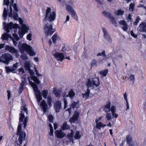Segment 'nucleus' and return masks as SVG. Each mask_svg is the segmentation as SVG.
Masks as SVG:
<instances>
[{"label": "nucleus", "mask_w": 146, "mask_h": 146, "mask_svg": "<svg viewBox=\"0 0 146 146\" xmlns=\"http://www.w3.org/2000/svg\"><path fill=\"white\" fill-rule=\"evenodd\" d=\"M66 8L69 13L71 15L72 17L76 20H77L78 18L76 14L72 7L67 3L66 4Z\"/></svg>", "instance_id": "9"}, {"label": "nucleus", "mask_w": 146, "mask_h": 146, "mask_svg": "<svg viewBox=\"0 0 146 146\" xmlns=\"http://www.w3.org/2000/svg\"><path fill=\"white\" fill-rule=\"evenodd\" d=\"M137 30L140 32L146 33V22H142L138 27Z\"/></svg>", "instance_id": "12"}, {"label": "nucleus", "mask_w": 146, "mask_h": 146, "mask_svg": "<svg viewBox=\"0 0 146 146\" xmlns=\"http://www.w3.org/2000/svg\"><path fill=\"white\" fill-rule=\"evenodd\" d=\"M54 108L56 112H59L61 108V102L58 101L55 103L54 105Z\"/></svg>", "instance_id": "16"}, {"label": "nucleus", "mask_w": 146, "mask_h": 146, "mask_svg": "<svg viewBox=\"0 0 146 146\" xmlns=\"http://www.w3.org/2000/svg\"><path fill=\"white\" fill-rule=\"evenodd\" d=\"M14 2V0H11L10 4L9 6L10 12L8 13V15L9 17L12 16V7L13 6V4Z\"/></svg>", "instance_id": "25"}, {"label": "nucleus", "mask_w": 146, "mask_h": 146, "mask_svg": "<svg viewBox=\"0 0 146 146\" xmlns=\"http://www.w3.org/2000/svg\"><path fill=\"white\" fill-rule=\"evenodd\" d=\"M122 29L124 31H127L128 29L127 25H126L124 26H123L122 27Z\"/></svg>", "instance_id": "55"}, {"label": "nucleus", "mask_w": 146, "mask_h": 146, "mask_svg": "<svg viewBox=\"0 0 146 146\" xmlns=\"http://www.w3.org/2000/svg\"><path fill=\"white\" fill-rule=\"evenodd\" d=\"M28 79L29 82L30 83L31 86L33 87L35 92V94L36 96L38 103V104H39L40 101L42 99V97L40 96V91L38 90L37 85L32 81H30L29 78H28Z\"/></svg>", "instance_id": "5"}, {"label": "nucleus", "mask_w": 146, "mask_h": 146, "mask_svg": "<svg viewBox=\"0 0 146 146\" xmlns=\"http://www.w3.org/2000/svg\"><path fill=\"white\" fill-rule=\"evenodd\" d=\"M29 71V72L30 74L31 77H32V76H33L34 74H35L33 70L31 69L28 70Z\"/></svg>", "instance_id": "53"}, {"label": "nucleus", "mask_w": 146, "mask_h": 146, "mask_svg": "<svg viewBox=\"0 0 146 146\" xmlns=\"http://www.w3.org/2000/svg\"><path fill=\"white\" fill-rule=\"evenodd\" d=\"M111 106L110 102H108L106 105L103 108L104 111L106 113H107L110 111V107Z\"/></svg>", "instance_id": "18"}, {"label": "nucleus", "mask_w": 146, "mask_h": 146, "mask_svg": "<svg viewBox=\"0 0 146 146\" xmlns=\"http://www.w3.org/2000/svg\"><path fill=\"white\" fill-rule=\"evenodd\" d=\"M81 137V135H80L79 131H77L76 132L74 136V138L77 139H80Z\"/></svg>", "instance_id": "30"}, {"label": "nucleus", "mask_w": 146, "mask_h": 146, "mask_svg": "<svg viewBox=\"0 0 146 146\" xmlns=\"http://www.w3.org/2000/svg\"><path fill=\"white\" fill-rule=\"evenodd\" d=\"M4 27L6 33H5L3 34L1 38L3 40H7L9 38L11 37V35L8 33L10 32V30H11L12 29L14 28V31L15 32L17 31V28L19 27V25L17 24H13L12 22H10L9 24L7 25H5L4 24Z\"/></svg>", "instance_id": "2"}, {"label": "nucleus", "mask_w": 146, "mask_h": 146, "mask_svg": "<svg viewBox=\"0 0 146 146\" xmlns=\"http://www.w3.org/2000/svg\"><path fill=\"white\" fill-rule=\"evenodd\" d=\"M24 86L25 85H22L20 84V86L19 87V92L20 93H21L23 91Z\"/></svg>", "instance_id": "62"}, {"label": "nucleus", "mask_w": 146, "mask_h": 146, "mask_svg": "<svg viewBox=\"0 0 146 146\" xmlns=\"http://www.w3.org/2000/svg\"><path fill=\"white\" fill-rule=\"evenodd\" d=\"M5 68L6 72L7 73L14 71V70L13 69L12 67L10 68L9 67H5Z\"/></svg>", "instance_id": "32"}, {"label": "nucleus", "mask_w": 146, "mask_h": 146, "mask_svg": "<svg viewBox=\"0 0 146 146\" xmlns=\"http://www.w3.org/2000/svg\"><path fill=\"white\" fill-rule=\"evenodd\" d=\"M104 37L109 42H112V39L108 34L106 35H104Z\"/></svg>", "instance_id": "35"}, {"label": "nucleus", "mask_w": 146, "mask_h": 146, "mask_svg": "<svg viewBox=\"0 0 146 146\" xmlns=\"http://www.w3.org/2000/svg\"><path fill=\"white\" fill-rule=\"evenodd\" d=\"M48 119L49 122L50 123L53 122V117L52 115H49L48 117Z\"/></svg>", "instance_id": "50"}, {"label": "nucleus", "mask_w": 146, "mask_h": 146, "mask_svg": "<svg viewBox=\"0 0 146 146\" xmlns=\"http://www.w3.org/2000/svg\"><path fill=\"white\" fill-rule=\"evenodd\" d=\"M108 70L106 69L105 70L102 71L100 72V74L103 76H105L108 73Z\"/></svg>", "instance_id": "37"}, {"label": "nucleus", "mask_w": 146, "mask_h": 146, "mask_svg": "<svg viewBox=\"0 0 146 146\" xmlns=\"http://www.w3.org/2000/svg\"><path fill=\"white\" fill-rule=\"evenodd\" d=\"M98 56H102L104 57H106V56L105 55V51H103L101 53H99L97 55Z\"/></svg>", "instance_id": "51"}, {"label": "nucleus", "mask_w": 146, "mask_h": 146, "mask_svg": "<svg viewBox=\"0 0 146 146\" xmlns=\"http://www.w3.org/2000/svg\"><path fill=\"white\" fill-rule=\"evenodd\" d=\"M48 93V91L47 90H43L42 91L41 94L44 99H46L47 98Z\"/></svg>", "instance_id": "28"}, {"label": "nucleus", "mask_w": 146, "mask_h": 146, "mask_svg": "<svg viewBox=\"0 0 146 146\" xmlns=\"http://www.w3.org/2000/svg\"><path fill=\"white\" fill-rule=\"evenodd\" d=\"M19 46L20 52L21 53H23L26 51L27 53L31 56L35 55L33 48L26 43H23L20 46L19 45Z\"/></svg>", "instance_id": "3"}, {"label": "nucleus", "mask_w": 146, "mask_h": 146, "mask_svg": "<svg viewBox=\"0 0 146 146\" xmlns=\"http://www.w3.org/2000/svg\"><path fill=\"white\" fill-rule=\"evenodd\" d=\"M22 106H21V109L22 110L21 113L20 114V117L19 118V124L17 128V131L16 135H19L18 141L20 144H21L22 142L25 140L26 136L25 133L21 131L22 125H24V128H25L27 126V123L28 121V118L27 115L25 116L24 113L28 114V110L25 104L22 102Z\"/></svg>", "instance_id": "1"}, {"label": "nucleus", "mask_w": 146, "mask_h": 146, "mask_svg": "<svg viewBox=\"0 0 146 146\" xmlns=\"http://www.w3.org/2000/svg\"><path fill=\"white\" fill-rule=\"evenodd\" d=\"M96 128L99 130L101 128L104 127L106 126V124L102 123L101 122L96 123Z\"/></svg>", "instance_id": "19"}, {"label": "nucleus", "mask_w": 146, "mask_h": 146, "mask_svg": "<svg viewBox=\"0 0 146 146\" xmlns=\"http://www.w3.org/2000/svg\"><path fill=\"white\" fill-rule=\"evenodd\" d=\"M44 31L45 35L47 36H51L56 31L52 28V25L51 24L47 23L44 27Z\"/></svg>", "instance_id": "7"}, {"label": "nucleus", "mask_w": 146, "mask_h": 146, "mask_svg": "<svg viewBox=\"0 0 146 146\" xmlns=\"http://www.w3.org/2000/svg\"><path fill=\"white\" fill-rule=\"evenodd\" d=\"M90 93V90L88 88L86 92L84 94H83L84 97H85L86 98H87L89 96V94Z\"/></svg>", "instance_id": "38"}, {"label": "nucleus", "mask_w": 146, "mask_h": 146, "mask_svg": "<svg viewBox=\"0 0 146 146\" xmlns=\"http://www.w3.org/2000/svg\"><path fill=\"white\" fill-rule=\"evenodd\" d=\"M109 19L110 21V22L111 23L113 24L114 25H115H115L117 24V22L115 21L114 17L112 15Z\"/></svg>", "instance_id": "31"}, {"label": "nucleus", "mask_w": 146, "mask_h": 146, "mask_svg": "<svg viewBox=\"0 0 146 146\" xmlns=\"http://www.w3.org/2000/svg\"><path fill=\"white\" fill-rule=\"evenodd\" d=\"M13 36L15 39L16 40L18 41L19 39V38L18 36V35L16 34H13Z\"/></svg>", "instance_id": "56"}, {"label": "nucleus", "mask_w": 146, "mask_h": 146, "mask_svg": "<svg viewBox=\"0 0 146 146\" xmlns=\"http://www.w3.org/2000/svg\"><path fill=\"white\" fill-rule=\"evenodd\" d=\"M51 9L49 7L47 8L46 11V15L44 20H48L50 22L54 21L56 17V13L54 12H50Z\"/></svg>", "instance_id": "6"}, {"label": "nucleus", "mask_w": 146, "mask_h": 146, "mask_svg": "<svg viewBox=\"0 0 146 146\" xmlns=\"http://www.w3.org/2000/svg\"><path fill=\"white\" fill-rule=\"evenodd\" d=\"M24 67L25 69L27 70H29L30 68V64L28 62H26L24 64Z\"/></svg>", "instance_id": "29"}, {"label": "nucleus", "mask_w": 146, "mask_h": 146, "mask_svg": "<svg viewBox=\"0 0 146 146\" xmlns=\"http://www.w3.org/2000/svg\"><path fill=\"white\" fill-rule=\"evenodd\" d=\"M75 95L74 92L73 91V90L71 89L69 91L68 95H67L66 96L67 97L69 96L70 98H72Z\"/></svg>", "instance_id": "26"}, {"label": "nucleus", "mask_w": 146, "mask_h": 146, "mask_svg": "<svg viewBox=\"0 0 146 146\" xmlns=\"http://www.w3.org/2000/svg\"><path fill=\"white\" fill-rule=\"evenodd\" d=\"M124 13V11L121 9H118L115 12V14L117 16H121L123 15Z\"/></svg>", "instance_id": "21"}, {"label": "nucleus", "mask_w": 146, "mask_h": 146, "mask_svg": "<svg viewBox=\"0 0 146 146\" xmlns=\"http://www.w3.org/2000/svg\"><path fill=\"white\" fill-rule=\"evenodd\" d=\"M106 117L107 120H110L111 119V113L107 112L106 113Z\"/></svg>", "instance_id": "40"}, {"label": "nucleus", "mask_w": 146, "mask_h": 146, "mask_svg": "<svg viewBox=\"0 0 146 146\" xmlns=\"http://www.w3.org/2000/svg\"><path fill=\"white\" fill-rule=\"evenodd\" d=\"M53 92L56 97H60L61 91L59 90L54 89Z\"/></svg>", "instance_id": "20"}, {"label": "nucleus", "mask_w": 146, "mask_h": 146, "mask_svg": "<svg viewBox=\"0 0 146 146\" xmlns=\"http://www.w3.org/2000/svg\"><path fill=\"white\" fill-rule=\"evenodd\" d=\"M55 133L56 136L57 137L60 138H62L66 135L65 133L64 132H63L62 130L61 129L56 131Z\"/></svg>", "instance_id": "15"}, {"label": "nucleus", "mask_w": 146, "mask_h": 146, "mask_svg": "<svg viewBox=\"0 0 146 146\" xmlns=\"http://www.w3.org/2000/svg\"><path fill=\"white\" fill-rule=\"evenodd\" d=\"M119 23L120 25H121L122 26L127 25L126 22L123 20H120L119 21Z\"/></svg>", "instance_id": "46"}, {"label": "nucleus", "mask_w": 146, "mask_h": 146, "mask_svg": "<svg viewBox=\"0 0 146 146\" xmlns=\"http://www.w3.org/2000/svg\"><path fill=\"white\" fill-rule=\"evenodd\" d=\"M135 5V4L134 3H131L130 4L129 7V9L130 11H131L132 12L133 11Z\"/></svg>", "instance_id": "42"}, {"label": "nucleus", "mask_w": 146, "mask_h": 146, "mask_svg": "<svg viewBox=\"0 0 146 146\" xmlns=\"http://www.w3.org/2000/svg\"><path fill=\"white\" fill-rule=\"evenodd\" d=\"M102 13L104 16L109 18H110L112 16V15L110 13L106 11H103Z\"/></svg>", "instance_id": "24"}, {"label": "nucleus", "mask_w": 146, "mask_h": 146, "mask_svg": "<svg viewBox=\"0 0 146 146\" xmlns=\"http://www.w3.org/2000/svg\"><path fill=\"white\" fill-rule=\"evenodd\" d=\"M21 29L23 31H24L25 33L26 32H28L29 29L25 25H23L22 27V29Z\"/></svg>", "instance_id": "36"}, {"label": "nucleus", "mask_w": 146, "mask_h": 146, "mask_svg": "<svg viewBox=\"0 0 146 146\" xmlns=\"http://www.w3.org/2000/svg\"><path fill=\"white\" fill-rule=\"evenodd\" d=\"M21 58L25 60H28V58L26 54H23L21 56Z\"/></svg>", "instance_id": "47"}, {"label": "nucleus", "mask_w": 146, "mask_h": 146, "mask_svg": "<svg viewBox=\"0 0 146 146\" xmlns=\"http://www.w3.org/2000/svg\"><path fill=\"white\" fill-rule=\"evenodd\" d=\"M130 33L131 35L132 36H133V37L136 38L137 37V35H135L133 33V31H130Z\"/></svg>", "instance_id": "58"}, {"label": "nucleus", "mask_w": 146, "mask_h": 146, "mask_svg": "<svg viewBox=\"0 0 146 146\" xmlns=\"http://www.w3.org/2000/svg\"><path fill=\"white\" fill-rule=\"evenodd\" d=\"M21 82L20 83V84L22 85H25L26 84V79L25 77H22L21 78Z\"/></svg>", "instance_id": "48"}, {"label": "nucleus", "mask_w": 146, "mask_h": 146, "mask_svg": "<svg viewBox=\"0 0 146 146\" xmlns=\"http://www.w3.org/2000/svg\"><path fill=\"white\" fill-rule=\"evenodd\" d=\"M31 37V33H29L27 35V38L29 40H32Z\"/></svg>", "instance_id": "60"}, {"label": "nucleus", "mask_w": 146, "mask_h": 146, "mask_svg": "<svg viewBox=\"0 0 146 146\" xmlns=\"http://www.w3.org/2000/svg\"><path fill=\"white\" fill-rule=\"evenodd\" d=\"M64 103V108L65 109L67 106V101L66 98H64L63 100Z\"/></svg>", "instance_id": "59"}, {"label": "nucleus", "mask_w": 146, "mask_h": 146, "mask_svg": "<svg viewBox=\"0 0 146 146\" xmlns=\"http://www.w3.org/2000/svg\"><path fill=\"white\" fill-rule=\"evenodd\" d=\"M79 104V102L77 101V102H74L71 105V107L73 108H76Z\"/></svg>", "instance_id": "44"}, {"label": "nucleus", "mask_w": 146, "mask_h": 146, "mask_svg": "<svg viewBox=\"0 0 146 146\" xmlns=\"http://www.w3.org/2000/svg\"><path fill=\"white\" fill-rule=\"evenodd\" d=\"M131 15L130 14H129L128 16V17L127 18V20L128 21H130L131 22H132V18L131 17Z\"/></svg>", "instance_id": "61"}, {"label": "nucleus", "mask_w": 146, "mask_h": 146, "mask_svg": "<svg viewBox=\"0 0 146 146\" xmlns=\"http://www.w3.org/2000/svg\"><path fill=\"white\" fill-rule=\"evenodd\" d=\"M31 78L37 84H38L40 83L38 79L36 76H32V77Z\"/></svg>", "instance_id": "33"}, {"label": "nucleus", "mask_w": 146, "mask_h": 146, "mask_svg": "<svg viewBox=\"0 0 146 146\" xmlns=\"http://www.w3.org/2000/svg\"><path fill=\"white\" fill-rule=\"evenodd\" d=\"M5 48L6 50L8 51L9 52L11 53L15 54H17L19 53L13 47L9 45H6Z\"/></svg>", "instance_id": "11"}, {"label": "nucleus", "mask_w": 146, "mask_h": 146, "mask_svg": "<svg viewBox=\"0 0 146 146\" xmlns=\"http://www.w3.org/2000/svg\"><path fill=\"white\" fill-rule=\"evenodd\" d=\"M35 70L36 73V74L38 76L40 77L42 76V75L41 74H40L38 73V71L37 70L36 68L35 67Z\"/></svg>", "instance_id": "54"}, {"label": "nucleus", "mask_w": 146, "mask_h": 146, "mask_svg": "<svg viewBox=\"0 0 146 146\" xmlns=\"http://www.w3.org/2000/svg\"><path fill=\"white\" fill-rule=\"evenodd\" d=\"M79 115L78 112L76 111H75L73 116L70 119L69 121L71 123H74L78 120Z\"/></svg>", "instance_id": "13"}, {"label": "nucleus", "mask_w": 146, "mask_h": 146, "mask_svg": "<svg viewBox=\"0 0 146 146\" xmlns=\"http://www.w3.org/2000/svg\"><path fill=\"white\" fill-rule=\"evenodd\" d=\"M54 55L56 58L59 61L61 60L62 61L64 58L70 60L69 57H66L65 58L64 54L62 53L55 52L54 54Z\"/></svg>", "instance_id": "10"}, {"label": "nucleus", "mask_w": 146, "mask_h": 146, "mask_svg": "<svg viewBox=\"0 0 146 146\" xmlns=\"http://www.w3.org/2000/svg\"><path fill=\"white\" fill-rule=\"evenodd\" d=\"M102 30L104 33V35H106L108 34L107 31L106 29L104 28H102Z\"/></svg>", "instance_id": "64"}, {"label": "nucleus", "mask_w": 146, "mask_h": 146, "mask_svg": "<svg viewBox=\"0 0 146 146\" xmlns=\"http://www.w3.org/2000/svg\"><path fill=\"white\" fill-rule=\"evenodd\" d=\"M52 98L50 96H48L47 98V102L49 106L50 107H51L52 105L51 102L52 101Z\"/></svg>", "instance_id": "27"}, {"label": "nucleus", "mask_w": 146, "mask_h": 146, "mask_svg": "<svg viewBox=\"0 0 146 146\" xmlns=\"http://www.w3.org/2000/svg\"><path fill=\"white\" fill-rule=\"evenodd\" d=\"M9 3V0H4V4L7 6H8Z\"/></svg>", "instance_id": "63"}, {"label": "nucleus", "mask_w": 146, "mask_h": 146, "mask_svg": "<svg viewBox=\"0 0 146 146\" xmlns=\"http://www.w3.org/2000/svg\"><path fill=\"white\" fill-rule=\"evenodd\" d=\"M7 16V11L6 10V8H5L4 9L3 13V17L4 20H5L6 19Z\"/></svg>", "instance_id": "34"}, {"label": "nucleus", "mask_w": 146, "mask_h": 146, "mask_svg": "<svg viewBox=\"0 0 146 146\" xmlns=\"http://www.w3.org/2000/svg\"><path fill=\"white\" fill-rule=\"evenodd\" d=\"M25 33V32L24 31H23L21 29L20 30H19V35L20 37L21 38H22Z\"/></svg>", "instance_id": "45"}, {"label": "nucleus", "mask_w": 146, "mask_h": 146, "mask_svg": "<svg viewBox=\"0 0 146 146\" xmlns=\"http://www.w3.org/2000/svg\"><path fill=\"white\" fill-rule=\"evenodd\" d=\"M116 108L114 106H112L111 108H110V111H111L112 113H115L116 111Z\"/></svg>", "instance_id": "52"}, {"label": "nucleus", "mask_w": 146, "mask_h": 146, "mask_svg": "<svg viewBox=\"0 0 146 146\" xmlns=\"http://www.w3.org/2000/svg\"><path fill=\"white\" fill-rule=\"evenodd\" d=\"M12 16L10 17H13L15 19H18V14L16 12H14L13 14H12Z\"/></svg>", "instance_id": "41"}, {"label": "nucleus", "mask_w": 146, "mask_h": 146, "mask_svg": "<svg viewBox=\"0 0 146 146\" xmlns=\"http://www.w3.org/2000/svg\"><path fill=\"white\" fill-rule=\"evenodd\" d=\"M129 78L130 79L131 81H132L133 82H134L135 80L134 76L131 74L129 77Z\"/></svg>", "instance_id": "57"}, {"label": "nucleus", "mask_w": 146, "mask_h": 146, "mask_svg": "<svg viewBox=\"0 0 146 146\" xmlns=\"http://www.w3.org/2000/svg\"><path fill=\"white\" fill-rule=\"evenodd\" d=\"M52 39L54 43H55L56 40H59L60 38L56 33H55L52 36Z\"/></svg>", "instance_id": "22"}, {"label": "nucleus", "mask_w": 146, "mask_h": 146, "mask_svg": "<svg viewBox=\"0 0 146 146\" xmlns=\"http://www.w3.org/2000/svg\"><path fill=\"white\" fill-rule=\"evenodd\" d=\"M40 107L42 109L44 113L46 112L48 109V106L44 100H43L40 103Z\"/></svg>", "instance_id": "14"}, {"label": "nucleus", "mask_w": 146, "mask_h": 146, "mask_svg": "<svg viewBox=\"0 0 146 146\" xmlns=\"http://www.w3.org/2000/svg\"><path fill=\"white\" fill-rule=\"evenodd\" d=\"M70 133H69L66 137L68 139L69 141H72L73 142V137L74 135V132L72 129L70 130Z\"/></svg>", "instance_id": "17"}, {"label": "nucleus", "mask_w": 146, "mask_h": 146, "mask_svg": "<svg viewBox=\"0 0 146 146\" xmlns=\"http://www.w3.org/2000/svg\"><path fill=\"white\" fill-rule=\"evenodd\" d=\"M19 63L18 62H16L13 65V67H12L13 69H14V71L18 68L19 66Z\"/></svg>", "instance_id": "49"}, {"label": "nucleus", "mask_w": 146, "mask_h": 146, "mask_svg": "<svg viewBox=\"0 0 146 146\" xmlns=\"http://www.w3.org/2000/svg\"><path fill=\"white\" fill-rule=\"evenodd\" d=\"M100 82L98 78L95 77L93 78H89L86 83V85L88 88H94V86L97 87L100 85Z\"/></svg>", "instance_id": "4"}, {"label": "nucleus", "mask_w": 146, "mask_h": 146, "mask_svg": "<svg viewBox=\"0 0 146 146\" xmlns=\"http://www.w3.org/2000/svg\"><path fill=\"white\" fill-rule=\"evenodd\" d=\"M126 140L128 144H130L132 141L131 137L130 135H128L126 137Z\"/></svg>", "instance_id": "39"}, {"label": "nucleus", "mask_w": 146, "mask_h": 146, "mask_svg": "<svg viewBox=\"0 0 146 146\" xmlns=\"http://www.w3.org/2000/svg\"><path fill=\"white\" fill-rule=\"evenodd\" d=\"M140 18L139 16H137V17L135 21L134 22L133 25L134 26L137 25L138 23L139 22Z\"/></svg>", "instance_id": "43"}, {"label": "nucleus", "mask_w": 146, "mask_h": 146, "mask_svg": "<svg viewBox=\"0 0 146 146\" xmlns=\"http://www.w3.org/2000/svg\"><path fill=\"white\" fill-rule=\"evenodd\" d=\"M0 57L2 62L7 64L11 60L13 59L12 56L8 53L3 54Z\"/></svg>", "instance_id": "8"}, {"label": "nucleus", "mask_w": 146, "mask_h": 146, "mask_svg": "<svg viewBox=\"0 0 146 146\" xmlns=\"http://www.w3.org/2000/svg\"><path fill=\"white\" fill-rule=\"evenodd\" d=\"M70 128V125L68 124L66 122H64L63 123L62 127V129L63 130L69 129Z\"/></svg>", "instance_id": "23"}]
</instances>
